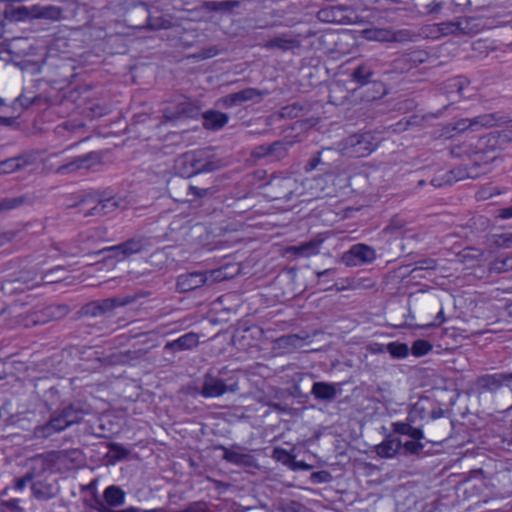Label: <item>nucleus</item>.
Listing matches in <instances>:
<instances>
[{"label":"nucleus","mask_w":512,"mask_h":512,"mask_svg":"<svg viewBox=\"0 0 512 512\" xmlns=\"http://www.w3.org/2000/svg\"><path fill=\"white\" fill-rule=\"evenodd\" d=\"M227 267H221L214 270L205 271V277L207 278V285H212L217 282L228 279L232 275L226 272Z\"/></svg>","instance_id":"nucleus-25"},{"label":"nucleus","mask_w":512,"mask_h":512,"mask_svg":"<svg viewBox=\"0 0 512 512\" xmlns=\"http://www.w3.org/2000/svg\"><path fill=\"white\" fill-rule=\"evenodd\" d=\"M331 474L327 471H318L312 474V481L314 483H326L330 481Z\"/></svg>","instance_id":"nucleus-36"},{"label":"nucleus","mask_w":512,"mask_h":512,"mask_svg":"<svg viewBox=\"0 0 512 512\" xmlns=\"http://www.w3.org/2000/svg\"><path fill=\"white\" fill-rule=\"evenodd\" d=\"M102 206H103V208L115 207L116 206V201L113 200V199H108V200L105 201V203Z\"/></svg>","instance_id":"nucleus-46"},{"label":"nucleus","mask_w":512,"mask_h":512,"mask_svg":"<svg viewBox=\"0 0 512 512\" xmlns=\"http://www.w3.org/2000/svg\"><path fill=\"white\" fill-rule=\"evenodd\" d=\"M25 163L26 161L22 157L9 159L1 163V171L4 173H12L24 166Z\"/></svg>","instance_id":"nucleus-28"},{"label":"nucleus","mask_w":512,"mask_h":512,"mask_svg":"<svg viewBox=\"0 0 512 512\" xmlns=\"http://www.w3.org/2000/svg\"><path fill=\"white\" fill-rule=\"evenodd\" d=\"M424 406L422 405L421 402H417L414 404V406L412 407V409L410 410L409 412V415H408V420L410 422H414L416 420L417 417L421 418V419H424Z\"/></svg>","instance_id":"nucleus-32"},{"label":"nucleus","mask_w":512,"mask_h":512,"mask_svg":"<svg viewBox=\"0 0 512 512\" xmlns=\"http://www.w3.org/2000/svg\"><path fill=\"white\" fill-rule=\"evenodd\" d=\"M203 155L202 151H190L180 157L178 162L184 166L181 171L182 175L191 177L202 172L211 171L213 167L211 163L203 162Z\"/></svg>","instance_id":"nucleus-6"},{"label":"nucleus","mask_w":512,"mask_h":512,"mask_svg":"<svg viewBox=\"0 0 512 512\" xmlns=\"http://www.w3.org/2000/svg\"><path fill=\"white\" fill-rule=\"evenodd\" d=\"M287 152L286 147L281 142H275L270 145H261L254 149L252 156L255 158H262L265 156L273 155L277 158L283 157Z\"/></svg>","instance_id":"nucleus-18"},{"label":"nucleus","mask_w":512,"mask_h":512,"mask_svg":"<svg viewBox=\"0 0 512 512\" xmlns=\"http://www.w3.org/2000/svg\"><path fill=\"white\" fill-rule=\"evenodd\" d=\"M387 351L395 358H406L410 348L406 343L391 342L387 345Z\"/></svg>","instance_id":"nucleus-26"},{"label":"nucleus","mask_w":512,"mask_h":512,"mask_svg":"<svg viewBox=\"0 0 512 512\" xmlns=\"http://www.w3.org/2000/svg\"><path fill=\"white\" fill-rule=\"evenodd\" d=\"M190 192H191L192 195L198 196V197H201L204 194H206V190L205 189H200V188L194 187V186L190 187Z\"/></svg>","instance_id":"nucleus-42"},{"label":"nucleus","mask_w":512,"mask_h":512,"mask_svg":"<svg viewBox=\"0 0 512 512\" xmlns=\"http://www.w3.org/2000/svg\"><path fill=\"white\" fill-rule=\"evenodd\" d=\"M321 163V157H320V153H318L316 156H314L313 158H311L306 166H305V171L307 172H310L314 169L317 168V166Z\"/></svg>","instance_id":"nucleus-37"},{"label":"nucleus","mask_w":512,"mask_h":512,"mask_svg":"<svg viewBox=\"0 0 512 512\" xmlns=\"http://www.w3.org/2000/svg\"><path fill=\"white\" fill-rule=\"evenodd\" d=\"M432 349L433 345L429 341L418 339L413 342L410 353L415 357H422L427 355Z\"/></svg>","instance_id":"nucleus-24"},{"label":"nucleus","mask_w":512,"mask_h":512,"mask_svg":"<svg viewBox=\"0 0 512 512\" xmlns=\"http://www.w3.org/2000/svg\"><path fill=\"white\" fill-rule=\"evenodd\" d=\"M207 285L204 272H191L182 274L177 278V288L180 292H188Z\"/></svg>","instance_id":"nucleus-12"},{"label":"nucleus","mask_w":512,"mask_h":512,"mask_svg":"<svg viewBox=\"0 0 512 512\" xmlns=\"http://www.w3.org/2000/svg\"><path fill=\"white\" fill-rule=\"evenodd\" d=\"M227 390L223 380L212 375H205L200 390V395L204 398H216L222 396Z\"/></svg>","instance_id":"nucleus-11"},{"label":"nucleus","mask_w":512,"mask_h":512,"mask_svg":"<svg viewBox=\"0 0 512 512\" xmlns=\"http://www.w3.org/2000/svg\"><path fill=\"white\" fill-rule=\"evenodd\" d=\"M458 26L454 23H442L438 26V31L442 34H448L454 32Z\"/></svg>","instance_id":"nucleus-38"},{"label":"nucleus","mask_w":512,"mask_h":512,"mask_svg":"<svg viewBox=\"0 0 512 512\" xmlns=\"http://www.w3.org/2000/svg\"><path fill=\"white\" fill-rule=\"evenodd\" d=\"M436 320L439 321V324L445 322V317H444V310L441 308L440 311L437 313L436 315Z\"/></svg>","instance_id":"nucleus-45"},{"label":"nucleus","mask_w":512,"mask_h":512,"mask_svg":"<svg viewBox=\"0 0 512 512\" xmlns=\"http://www.w3.org/2000/svg\"><path fill=\"white\" fill-rule=\"evenodd\" d=\"M498 216L501 219H510V218H512V205L510 207H506V208L500 209Z\"/></svg>","instance_id":"nucleus-40"},{"label":"nucleus","mask_w":512,"mask_h":512,"mask_svg":"<svg viewBox=\"0 0 512 512\" xmlns=\"http://www.w3.org/2000/svg\"><path fill=\"white\" fill-rule=\"evenodd\" d=\"M224 458L231 463L237 465H243L248 462L249 456L247 454L241 453L232 449H225Z\"/></svg>","instance_id":"nucleus-27"},{"label":"nucleus","mask_w":512,"mask_h":512,"mask_svg":"<svg viewBox=\"0 0 512 512\" xmlns=\"http://www.w3.org/2000/svg\"><path fill=\"white\" fill-rule=\"evenodd\" d=\"M506 122L508 120L505 117L490 113L472 119H461L455 123L454 129L458 132H464L469 129L476 131L480 128H490Z\"/></svg>","instance_id":"nucleus-5"},{"label":"nucleus","mask_w":512,"mask_h":512,"mask_svg":"<svg viewBox=\"0 0 512 512\" xmlns=\"http://www.w3.org/2000/svg\"><path fill=\"white\" fill-rule=\"evenodd\" d=\"M32 16L50 20H58L61 17V9L56 6H34Z\"/></svg>","instance_id":"nucleus-23"},{"label":"nucleus","mask_w":512,"mask_h":512,"mask_svg":"<svg viewBox=\"0 0 512 512\" xmlns=\"http://www.w3.org/2000/svg\"><path fill=\"white\" fill-rule=\"evenodd\" d=\"M4 375V364L0 361V379H2Z\"/></svg>","instance_id":"nucleus-50"},{"label":"nucleus","mask_w":512,"mask_h":512,"mask_svg":"<svg viewBox=\"0 0 512 512\" xmlns=\"http://www.w3.org/2000/svg\"><path fill=\"white\" fill-rule=\"evenodd\" d=\"M261 92L254 88H247L242 91L229 94L219 100V103L225 108H230L236 105H240L246 101L261 98Z\"/></svg>","instance_id":"nucleus-10"},{"label":"nucleus","mask_w":512,"mask_h":512,"mask_svg":"<svg viewBox=\"0 0 512 512\" xmlns=\"http://www.w3.org/2000/svg\"><path fill=\"white\" fill-rule=\"evenodd\" d=\"M401 447L400 439L389 437L376 446V453L382 458H393Z\"/></svg>","instance_id":"nucleus-16"},{"label":"nucleus","mask_w":512,"mask_h":512,"mask_svg":"<svg viewBox=\"0 0 512 512\" xmlns=\"http://www.w3.org/2000/svg\"><path fill=\"white\" fill-rule=\"evenodd\" d=\"M25 486V481L24 480H18L17 483H16V488L18 490H22Z\"/></svg>","instance_id":"nucleus-48"},{"label":"nucleus","mask_w":512,"mask_h":512,"mask_svg":"<svg viewBox=\"0 0 512 512\" xmlns=\"http://www.w3.org/2000/svg\"><path fill=\"white\" fill-rule=\"evenodd\" d=\"M294 43L295 42L293 40L286 39L283 37H276L273 40H271L270 45L273 47H278L286 50L292 48Z\"/></svg>","instance_id":"nucleus-33"},{"label":"nucleus","mask_w":512,"mask_h":512,"mask_svg":"<svg viewBox=\"0 0 512 512\" xmlns=\"http://www.w3.org/2000/svg\"><path fill=\"white\" fill-rule=\"evenodd\" d=\"M205 6L210 10H219L226 7L225 2H216V1H210L205 3Z\"/></svg>","instance_id":"nucleus-39"},{"label":"nucleus","mask_w":512,"mask_h":512,"mask_svg":"<svg viewBox=\"0 0 512 512\" xmlns=\"http://www.w3.org/2000/svg\"><path fill=\"white\" fill-rule=\"evenodd\" d=\"M378 146V139L371 132L352 135L345 140L343 150L352 157H366Z\"/></svg>","instance_id":"nucleus-4"},{"label":"nucleus","mask_w":512,"mask_h":512,"mask_svg":"<svg viewBox=\"0 0 512 512\" xmlns=\"http://www.w3.org/2000/svg\"><path fill=\"white\" fill-rule=\"evenodd\" d=\"M408 34L409 33L405 30L395 32L386 28H372L363 31V36L366 40L378 42L403 41Z\"/></svg>","instance_id":"nucleus-9"},{"label":"nucleus","mask_w":512,"mask_h":512,"mask_svg":"<svg viewBox=\"0 0 512 512\" xmlns=\"http://www.w3.org/2000/svg\"><path fill=\"white\" fill-rule=\"evenodd\" d=\"M228 115L219 111L209 110L203 114V125L207 129L218 130L228 122Z\"/></svg>","instance_id":"nucleus-17"},{"label":"nucleus","mask_w":512,"mask_h":512,"mask_svg":"<svg viewBox=\"0 0 512 512\" xmlns=\"http://www.w3.org/2000/svg\"><path fill=\"white\" fill-rule=\"evenodd\" d=\"M331 180L332 175L326 174L313 179H306L299 184L293 177H285L275 183L283 189V193L277 198L291 200L296 196L303 197L301 201L308 202L320 198L325 193V189Z\"/></svg>","instance_id":"nucleus-1"},{"label":"nucleus","mask_w":512,"mask_h":512,"mask_svg":"<svg viewBox=\"0 0 512 512\" xmlns=\"http://www.w3.org/2000/svg\"><path fill=\"white\" fill-rule=\"evenodd\" d=\"M334 13V9H324V10H321L320 13H319V17L321 19H325V20H328V21H335L336 19L333 18V19H329V16L330 14Z\"/></svg>","instance_id":"nucleus-41"},{"label":"nucleus","mask_w":512,"mask_h":512,"mask_svg":"<svg viewBox=\"0 0 512 512\" xmlns=\"http://www.w3.org/2000/svg\"><path fill=\"white\" fill-rule=\"evenodd\" d=\"M199 343V338L196 333H186L178 339L168 342L164 349L165 350H188L196 347Z\"/></svg>","instance_id":"nucleus-15"},{"label":"nucleus","mask_w":512,"mask_h":512,"mask_svg":"<svg viewBox=\"0 0 512 512\" xmlns=\"http://www.w3.org/2000/svg\"><path fill=\"white\" fill-rule=\"evenodd\" d=\"M376 251L366 244H355L343 254V262L350 267L371 263L376 259Z\"/></svg>","instance_id":"nucleus-7"},{"label":"nucleus","mask_w":512,"mask_h":512,"mask_svg":"<svg viewBox=\"0 0 512 512\" xmlns=\"http://www.w3.org/2000/svg\"><path fill=\"white\" fill-rule=\"evenodd\" d=\"M165 117H166L168 120H173V119H174V117H172V116L168 115L167 113L165 114Z\"/></svg>","instance_id":"nucleus-53"},{"label":"nucleus","mask_w":512,"mask_h":512,"mask_svg":"<svg viewBox=\"0 0 512 512\" xmlns=\"http://www.w3.org/2000/svg\"><path fill=\"white\" fill-rule=\"evenodd\" d=\"M392 428L395 433L407 435L414 440H421L424 438L423 431L419 428L412 427L410 423L394 422L392 424Z\"/></svg>","instance_id":"nucleus-21"},{"label":"nucleus","mask_w":512,"mask_h":512,"mask_svg":"<svg viewBox=\"0 0 512 512\" xmlns=\"http://www.w3.org/2000/svg\"><path fill=\"white\" fill-rule=\"evenodd\" d=\"M328 272H329V270H324V271L320 272L318 275H319V276H322V275L327 274Z\"/></svg>","instance_id":"nucleus-52"},{"label":"nucleus","mask_w":512,"mask_h":512,"mask_svg":"<svg viewBox=\"0 0 512 512\" xmlns=\"http://www.w3.org/2000/svg\"><path fill=\"white\" fill-rule=\"evenodd\" d=\"M93 154L78 156L57 168V173L68 174L79 169H88L92 165Z\"/></svg>","instance_id":"nucleus-14"},{"label":"nucleus","mask_w":512,"mask_h":512,"mask_svg":"<svg viewBox=\"0 0 512 512\" xmlns=\"http://www.w3.org/2000/svg\"><path fill=\"white\" fill-rule=\"evenodd\" d=\"M441 7H442L441 3L435 2V3L429 4L427 6V9H428V12L434 13V12L440 11Z\"/></svg>","instance_id":"nucleus-43"},{"label":"nucleus","mask_w":512,"mask_h":512,"mask_svg":"<svg viewBox=\"0 0 512 512\" xmlns=\"http://www.w3.org/2000/svg\"><path fill=\"white\" fill-rule=\"evenodd\" d=\"M48 276H49L48 274H45V275H41L40 277H35L31 280L25 279L24 282L28 288H34L36 286H39L44 281L47 283L53 282V280L48 279Z\"/></svg>","instance_id":"nucleus-34"},{"label":"nucleus","mask_w":512,"mask_h":512,"mask_svg":"<svg viewBox=\"0 0 512 512\" xmlns=\"http://www.w3.org/2000/svg\"><path fill=\"white\" fill-rule=\"evenodd\" d=\"M53 309H54V307H52V306H51V307H48V308L46 309V312H47V315H48V316H51V315L53 314V312H52V310H53Z\"/></svg>","instance_id":"nucleus-51"},{"label":"nucleus","mask_w":512,"mask_h":512,"mask_svg":"<svg viewBox=\"0 0 512 512\" xmlns=\"http://www.w3.org/2000/svg\"><path fill=\"white\" fill-rule=\"evenodd\" d=\"M371 76V71L368 70L365 66H359L353 72V77L357 82L365 83L368 78Z\"/></svg>","instance_id":"nucleus-31"},{"label":"nucleus","mask_w":512,"mask_h":512,"mask_svg":"<svg viewBox=\"0 0 512 512\" xmlns=\"http://www.w3.org/2000/svg\"><path fill=\"white\" fill-rule=\"evenodd\" d=\"M104 499L109 506L118 507L125 501V493L117 486L111 485L104 490Z\"/></svg>","instance_id":"nucleus-20"},{"label":"nucleus","mask_w":512,"mask_h":512,"mask_svg":"<svg viewBox=\"0 0 512 512\" xmlns=\"http://www.w3.org/2000/svg\"><path fill=\"white\" fill-rule=\"evenodd\" d=\"M141 249L142 243L138 240L132 239L122 244L106 248L105 250L112 253L111 257H114L117 260H123L132 254L140 252Z\"/></svg>","instance_id":"nucleus-13"},{"label":"nucleus","mask_w":512,"mask_h":512,"mask_svg":"<svg viewBox=\"0 0 512 512\" xmlns=\"http://www.w3.org/2000/svg\"><path fill=\"white\" fill-rule=\"evenodd\" d=\"M14 206H15L14 205V201H3V202H0V211L11 209Z\"/></svg>","instance_id":"nucleus-44"},{"label":"nucleus","mask_w":512,"mask_h":512,"mask_svg":"<svg viewBox=\"0 0 512 512\" xmlns=\"http://www.w3.org/2000/svg\"><path fill=\"white\" fill-rule=\"evenodd\" d=\"M4 240H5V237L4 236H0V245H2L4 243Z\"/></svg>","instance_id":"nucleus-54"},{"label":"nucleus","mask_w":512,"mask_h":512,"mask_svg":"<svg viewBox=\"0 0 512 512\" xmlns=\"http://www.w3.org/2000/svg\"><path fill=\"white\" fill-rule=\"evenodd\" d=\"M122 305L121 302H119L118 299H106L103 300L99 305L98 308L101 312L110 310L116 306Z\"/></svg>","instance_id":"nucleus-35"},{"label":"nucleus","mask_w":512,"mask_h":512,"mask_svg":"<svg viewBox=\"0 0 512 512\" xmlns=\"http://www.w3.org/2000/svg\"><path fill=\"white\" fill-rule=\"evenodd\" d=\"M84 416V412L73 405H69L55 411L50 420L44 425L36 427L37 437L47 438L55 433L61 432L73 424L79 423Z\"/></svg>","instance_id":"nucleus-2"},{"label":"nucleus","mask_w":512,"mask_h":512,"mask_svg":"<svg viewBox=\"0 0 512 512\" xmlns=\"http://www.w3.org/2000/svg\"><path fill=\"white\" fill-rule=\"evenodd\" d=\"M468 255H469V252L465 251L464 254H463V258H466Z\"/></svg>","instance_id":"nucleus-55"},{"label":"nucleus","mask_w":512,"mask_h":512,"mask_svg":"<svg viewBox=\"0 0 512 512\" xmlns=\"http://www.w3.org/2000/svg\"><path fill=\"white\" fill-rule=\"evenodd\" d=\"M491 195L492 194L486 195L485 191L479 192V198H481V199H485V198H487V197H489Z\"/></svg>","instance_id":"nucleus-49"},{"label":"nucleus","mask_w":512,"mask_h":512,"mask_svg":"<svg viewBox=\"0 0 512 512\" xmlns=\"http://www.w3.org/2000/svg\"><path fill=\"white\" fill-rule=\"evenodd\" d=\"M113 449L117 450V451H121L123 456L127 454V451L119 445H113Z\"/></svg>","instance_id":"nucleus-47"},{"label":"nucleus","mask_w":512,"mask_h":512,"mask_svg":"<svg viewBox=\"0 0 512 512\" xmlns=\"http://www.w3.org/2000/svg\"><path fill=\"white\" fill-rule=\"evenodd\" d=\"M402 446L404 447L405 451L409 454H418L424 448V445L419 440L414 439L405 442L404 444H402Z\"/></svg>","instance_id":"nucleus-29"},{"label":"nucleus","mask_w":512,"mask_h":512,"mask_svg":"<svg viewBox=\"0 0 512 512\" xmlns=\"http://www.w3.org/2000/svg\"><path fill=\"white\" fill-rule=\"evenodd\" d=\"M494 268L498 271L512 270V254L501 257L495 264Z\"/></svg>","instance_id":"nucleus-30"},{"label":"nucleus","mask_w":512,"mask_h":512,"mask_svg":"<svg viewBox=\"0 0 512 512\" xmlns=\"http://www.w3.org/2000/svg\"><path fill=\"white\" fill-rule=\"evenodd\" d=\"M311 393L316 399L331 400L336 396L337 390L333 384L315 382L312 386Z\"/></svg>","instance_id":"nucleus-19"},{"label":"nucleus","mask_w":512,"mask_h":512,"mask_svg":"<svg viewBox=\"0 0 512 512\" xmlns=\"http://www.w3.org/2000/svg\"><path fill=\"white\" fill-rule=\"evenodd\" d=\"M320 242L309 241L299 246H292L288 249L289 253H292L301 257H310L316 255L319 252Z\"/></svg>","instance_id":"nucleus-22"},{"label":"nucleus","mask_w":512,"mask_h":512,"mask_svg":"<svg viewBox=\"0 0 512 512\" xmlns=\"http://www.w3.org/2000/svg\"><path fill=\"white\" fill-rule=\"evenodd\" d=\"M433 325H434L433 323H429V324L426 325V327H431Z\"/></svg>","instance_id":"nucleus-56"},{"label":"nucleus","mask_w":512,"mask_h":512,"mask_svg":"<svg viewBox=\"0 0 512 512\" xmlns=\"http://www.w3.org/2000/svg\"><path fill=\"white\" fill-rule=\"evenodd\" d=\"M0 318L8 320L7 326L11 328L19 325L28 327L46 321L40 311L25 310L22 304H14L8 309L1 310Z\"/></svg>","instance_id":"nucleus-3"},{"label":"nucleus","mask_w":512,"mask_h":512,"mask_svg":"<svg viewBox=\"0 0 512 512\" xmlns=\"http://www.w3.org/2000/svg\"><path fill=\"white\" fill-rule=\"evenodd\" d=\"M511 382L512 371L481 376L477 380V385L483 391L495 392L504 386H508Z\"/></svg>","instance_id":"nucleus-8"}]
</instances>
